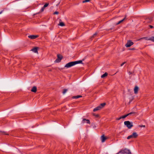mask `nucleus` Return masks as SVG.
I'll return each mask as SVG.
<instances>
[{
    "label": "nucleus",
    "instance_id": "1",
    "mask_svg": "<svg viewBox=\"0 0 154 154\" xmlns=\"http://www.w3.org/2000/svg\"><path fill=\"white\" fill-rule=\"evenodd\" d=\"M76 62H71L67 63L65 66V67L66 68H69L75 65Z\"/></svg>",
    "mask_w": 154,
    "mask_h": 154
},
{
    "label": "nucleus",
    "instance_id": "2",
    "mask_svg": "<svg viewBox=\"0 0 154 154\" xmlns=\"http://www.w3.org/2000/svg\"><path fill=\"white\" fill-rule=\"evenodd\" d=\"M138 136V134L136 132H134L132 134L128 136L127 139H129L131 138H137Z\"/></svg>",
    "mask_w": 154,
    "mask_h": 154
},
{
    "label": "nucleus",
    "instance_id": "3",
    "mask_svg": "<svg viewBox=\"0 0 154 154\" xmlns=\"http://www.w3.org/2000/svg\"><path fill=\"white\" fill-rule=\"evenodd\" d=\"M126 125L129 129L131 128L133 126L132 123L129 121H126Z\"/></svg>",
    "mask_w": 154,
    "mask_h": 154
},
{
    "label": "nucleus",
    "instance_id": "4",
    "mask_svg": "<svg viewBox=\"0 0 154 154\" xmlns=\"http://www.w3.org/2000/svg\"><path fill=\"white\" fill-rule=\"evenodd\" d=\"M133 44L134 43L132 42L131 41L128 40L127 41V44H126V47H129L133 45Z\"/></svg>",
    "mask_w": 154,
    "mask_h": 154
},
{
    "label": "nucleus",
    "instance_id": "5",
    "mask_svg": "<svg viewBox=\"0 0 154 154\" xmlns=\"http://www.w3.org/2000/svg\"><path fill=\"white\" fill-rule=\"evenodd\" d=\"M62 59V56L60 55H57V58L55 60V62H59Z\"/></svg>",
    "mask_w": 154,
    "mask_h": 154
},
{
    "label": "nucleus",
    "instance_id": "6",
    "mask_svg": "<svg viewBox=\"0 0 154 154\" xmlns=\"http://www.w3.org/2000/svg\"><path fill=\"white\" fill-rule=\"evenodd\" d=\"M85 123H86L88 124H90V122L89 120L84 119L82 122V123L84 124Z\"/></svg>",
    "mask_w": 154,
    "mask_h": 154
},
{
    "label": "nucleus",
    "instance_id": "7",
    "mask_svg": "<svg viewBox=\"0 0 154 154\" xmlns=\"http://www.w3.org/2000/svg\"><path fill=\"white\" fill-rule=\"evenodd\" d=\"M106 139L107 138L105 137L104 135H102L101 137V140L102 143L104 142Z\"/></svg>",
    "mask_w": 154,
    "mask_h": 154
},
{
    "label": "nucleus",
    "instance_id": "8",
    "mask_svg": "<svg viewBox=\"0 0 154 154\" xmlns=\"http://www.w3.org/2000/svg\"><path fill=\"white\" fill-rule=\"evenodd\" d=\"M138 89H139L138 87L137 86H136L134 89V92L135 94H137V93L138 91Z\"/></svg>",
    "mask_w": 154,
    "mask_h": 154
},
{
    "label": "nucleus",
    "instance_id": "9",
    "mask_svg": "<svg viewBox=\"0 0 154 154\" xmlns=\"http://www.w3.org/2000/svg\"><path fill=\"white\" fill-rule=\"evenodd\" d=\"M28 37L30 38L34 39L38 37V36L37 35H29Z\"/></svg>",
    "mask_w": 154,
    "mask_h": 154
},
{
    "label": "nucleus",
    "instance_id": "10",
    "mask_svg": "<svg viewBox=\"0 0 154 154\" xmlns=\"http://www.w3.org/2000/svg\"><path fill=\"white\" fill-rule=\"evenodd\" d=\"M142 39H144L146 40H149V38H148L147 37H143L138 39L137 41H140Z\"/></svg>",
    "mask_w": 154,
    "mask_h": 154
},
{
    "label": "nucleus",
    "instance_id": "11",
    "mask_svg": "<svg viewBox=\"0 0 154 154\" xmlns=\"http://www.w3.org/2000/svg\"><path fill=\"white\" fill-rule=\"evenodd\" d=\"M101 109V107L99 106H97V107L95 108L94 109H93V111L94 112H95L97 110H99Z\"/></svg>",
    "mask_w": 154,
    "mask_h": 154
},
{
    "label": "nucleus",
    "instance_id": "12",
    "mask_svg": "<svg viewBox=\"0 0 154 154\" xmlns=\"http://www.w3.org/2000/svg\"><path fill=\"white\" fill-rule=\"evenodd\" d=\"M31 91L33 92H36L37 91V88L35 86H34L33 87L31 90Z\"/></svg>",
    "mask_w": 154,
    "mask_h": 154
},
{
    "label": "nucleus",
    "instance_id": "13",
    "mask_svg": "<svg viewBox=\"0 0 154 154\" xmlns=\"http://www.w3.org/2000/svg\"><path fill=\"white\" fill-rule=\"evenodd\" d=\"M37 48H38L35 47L32 49L31 50L35 53H38Z\"/></svg>",
    "mask_w": 154,
    "mask_h": 154
},
{
    "label": "nucleus",
    "instance_id": "14",
    "mask_svg": "<svg viewBox=\"0 0 154 154\" xmlns=\"http://www.w3.org/2000/svg\"><path fill=\"white\" fill-rule=\"evenodd\" d=\"M126 154H131V153L129 149H126Z\"/></svg>",
    "mask_w": 154,
    "mask_h": 154
},
{
    "label": "nucleus",
    "instance_id": "15",
    "mask_svg": "<svg viewBox=\"0 0 154 154\" xmlns=\"http://www.w3.org/2000/svg\"><path fill=\"white\" fill-rule=\"evenodd\" d=\"M125 115H124L122 116H121L119 118H116V120H119L122 119H125Z\"/></svg>",
    "mask_w": 154,
    "mask_h": 154
},
{
    "label": "nucleus",
    "instance_id": "16",
    "mask_svg": "<svg viewBox=\"0 0 154 154\" xmlns=\"http://www.w3.org/2000/svg\"><path fill=\"white\" fill-rule=\"evenodd\" d=\"M125 17H124L122 20L119 21L117 23H116V25H118V24H120L122 22L125 20Z\"/></svg>",
    "mask_w": 154,
    "mask_h": 154
},
{
    "label": "nucleus",
    "instance_id": "17",
    "mask_svg": "<svg viewBox=\"0 0 154 154\" xmlns=\"http://www.w3.org/2000/svg\"><path fill=\"white\" fill-rule=\"evenodd\" d=\"M82 96L81 95H77L76 96H74L73 97V98L77 99L79 97H81Z\"/></svg>",
    "mask_w": 154,
    "mask_h": 154
},
{
    "label": "nucleus",
    "instance_id": "18",
    "mask_svg": "<svg viewBox=\"0 0 154 154\" xmlns=\"http://www.w3.org/2000/svg\"><path fill=\"white\" fill-rule=\"evenodd\" d=\"M107 75L108 74L106 72H105L104 74L101 76V77L102 78H103L105 77L106 76H107Z\"/></svg>",
    "mask_w": 154,
    "mask_h": 154
},
{
    "label": "nucleus",
    "instance_id": "19",
    "mask_svg": "<svg viewBox=\"0 0 154 154\" xmlns=\"http://www.w3.org/2000/svg\"><path fill=\"white\" fill-rule=\"evenodd\" d=\"M106 105L105 103H101L100 105H99L100 106L101 108L102 109L103 107Z\"/></svg>",
    "mask_w": 154,
    "mask_h": 154
},
{
    "label": "nucleus",
    "instance_id": "20",
    "mask_svg": "<svg viewBox=\"0 0 154 154\" xmlns=\"http://www.w3.org/2000/svg\"><path fill=\"white\" fill-rule=\"evenodd\" d=\"M74 62H76V63H75V65H76V64H78V63H82V61L80 60H79V61H74Z\"/></svg>",
    "mask_w": 154,
    "mask_h": 154
},
{
    "label": "nucleus",
    "instance_id": "21",
    "mask_svg": "<svg viewBox=\"0 0 154 154\" xmlns=\"http://www.w3.org/2000/svg\"><path fill=\"white\" fill-rule=\"evenodd\" d=\"M149 40L154 42V37L152 36L149 38Z\"/></svg>",
    "mask_w": 154,
    "mask_h": 154
},
{
    "label": "nucleus",
    "instance_id": "22",
    "mask_svg": "<svg viewBox=\"0 0 154 154\" xmlns=\"http://www.w3.org/2000/svg\"><path fill=\"white\" fill-rule=\"evenodd\" d=\"M133 100V98L132 96H131V97L130 98L129 101L128 102V104H129L131 103V102L132 100Z\"/></svg>",
    "mask_w": 154,
    "mask_h": 154
},
{
    "label": "nucleus",
    "instance_id": "23",
    "mask_svg": "<svg viewBox=\"0 0 154 154\" xmlns=\"http://www.w3.org/2000/svg\"><path fill=\"white\" fill-rule=\"evenodd\" d=\"M58 25L60 26H64V24L63 22H60Z\"/></svg>",
    "mask_w": 154,
    "mask_h": 154
},
{
    "label": "nucleus",
    "instance_id": "24",
    "mask_svg": "<svg viewBox=\"0 0 154 154\" xmlns=\"http://www.w3.org/2000/svg\"><path fill=\"white\" fill-rule=\"evenodd\" d=\"M134 113V112H131L128 114H126V117L127 116H129L132 114H133Z\"/></svg>",
    "mask_w": 154,
    "mask_h": 154
},
{
    "label": "nucleus",
    "instance_id": "25",
    "mask_svg": "<svg viewBox=\"0 0 154 154\" xmlns=\"http://www.w3.org/2000/svg\"><path fill=\"white\" fill-rule=\"evenodd\" d=\"M45 8H44V6L43 7H42V8H41V10L40 11V12H43L44 11Z\"/></svg>",
    "mask_w": 154,
    "mask_h": 154
},
{
    "label": "nucleus",
    "instance_id": "26",
    "mask_svg": "<svg viewBox=\"0 0 154 154\" xmlns=\"http://www.w3.org/2000/svg\"><path fill=\"white\" fill-rule=\"evenodd\" d=\"M49 4L48 3H46L43 6L44 8H45L46 7H47L48 5Z\"/></svg>",
    "mask_w": 154,
    "mask_h": 154
},
{
    "label": "nucleus",
    "instance_id": "27",
    "mask_svg": "<svg viewBox=\"0 0 154 154\" xmlns=\"http://www.w3.org/2000/svg\"><path fill=\"white\" fill-rule=\"evenodd\" d=\"M67 89H64L63 91V94H64L67 92Z\"/></svg>",
    "mask_w": 154,
    "mask_h": 154
},
{
    "label": "nucleus",
    "instance_id": "28",
    "mask_svg": "<svg viewBox=\"0 0 154 154\" xmlns=\"http://www.w3.org/2000/svg\"><path fill=\"white\" fill-rule=\"evenodd\" d=\"M91 0H85L83 1V3H85L86 2H89Z\"/></svg>",
    "mask_w": 154,
    "mask_h": 154
},
{
    "label": "nucleus",
    "instance_id": "29",
    "mask_svg": "<svg viewBox=\"0 0 154 154\" xmlns=\"http://www.w3.org/2000/svg\"><path fill=\"white\" fill-rule=\"evenodd\" d=\"M97 32L95 33V34H94L91 37V38H94V37L95 36L97 35Z\"/></svg>",
    "mask_w": 154,
    "mask_h": 154
},
{
    "label": "nucleus",
    "instance_id": "30",
    "mask_svg": "<svg viewBox=\"0 0 154 154\" xmlns=\"http://www.w3.org/2000/svg\"><path fill=\"white\" fill-rule=\"evenodd\" d=\"M128 74H129V77L130 78V79L131 76V74L132 73L131 72H129Z\"/></svg>",
    "mask_w": 154,
    "mask_h": 154
},
{
    "label": "nucleus",
    "instance_id": "31",
    "mask_svg": "<svg viewBox=\"0 0 154 154\" xmlns=\"http://www.w3.org/2000/svg\"><path fill=\"white\" fill-rule=\"evenodd\" d=\"M59 14V12L57 11H55L54 13V14Z\"/></svg>",
    "mask_w": 154,
    "mask_h": 154
},
{
    "label": "nucleus",
    "instance_id": "32",
    "mask_svg": "<svg viewBox=\"0 0 154 154\" xmlns=\"http://www.w3.org/2000/svg\"><path fill=\"white\" fill-rule=\"evenodd\" d=\"M92 125L93 126V128H95L96 127V125L95 124Z\"/></svg>",
    "mask_w": 154,
    "mask_h": 154
},
{
    "label": "nucleus",
    "instance_id": "33",
    "mask_svg": "<svg viewBox=\"0 0 154 154\" xmlns=\"http://www.w3.org/2000/svg\"><path fill=\"white\" fill-rule=\"evenodd\" d=\"M94 115L96 117H99V115H95V114H94Z\"/></svg>",
    "mask_w": 154,
    "mask_h": 154
},
{
    "label": "nucleus",
    "instance_id": "34",
    "mask_svg": "<svg viewBox=\"0 0 154 154\" xmlns=\"http://www.w3.org/2000/svg\"><path fill=\"white\" fill-rule=\"evenodd\" d=\"M125 63V62H124L123 63H122L121 65V66H122Z\"/></svg>",
    "mask_w": 154,
    "mask_h": 154
},
{
    "label": "nucleus",
    "instance_id": "35",
    "mask_svg": "<svg viewBox=\"0 0 154 154\" xmlns=\"http://www.w3.org/2000/svg\"><path fill=\"white\" fill-rule=\"evenodd\" d=\"M149 26L151 28H153V26L151 25H149Z\"/></svg>",
    "mask_w": 154,
    "mask_h": 154
},
{
    "label": "nucleus",
    "instance_id": "36",
    "mask_svg": "<svg viewBox=\"0 0 154 154\" xmlns=\"http://www.w3.org/2000/svg\"><path fill=\"white\" fill-rule=\"evenodd\" d=\"M129 50H134L135 48H131V49H128Z\"/></svg>",
    "mask_w": 154,
    "mask_h": 154
},
{
    "label": "nucleus",
    "instance_id": "37",
    "mask_svg": "<svg viewBox=\"0 0 154 154\" xmlns=\"http://www.w3.org/2000/svg\"><path fill=\"white\" fill-rule=\"evenodd\" d=\"M140 127H145V125H141V126H140Z\"/></svg>",
    "mask_w": 154,
    "mask_h": 154
},
{
    "label": "nucleus",
    "instance_id": "38",
    "mask_svg": "<svg viewBox=\"0 0 154 154\" xmlns=\"http://www.w3.org/2000/svg\"><path fill=\"white\" fill-rule=\"evenodd\" d=\"M124 124L125 125V121L124 122Z\"/></svg>",
    "mask_w": 154,
    "mask_h": 154
},
{
    "label": "nucleus",
    "instance_id": "39",
    "mask_svg": "<svg viewBox=\"0 0 154 154\" xmlns=\"http://www.w3.org/2000/svg\"><path fill=\"white\" fill-rule=\"evenodd\" d=\"M1 13H2V12H0V14H1Z\"/></svg>",
    "mask_w": 154,
    "mask_h": 154
},
{
    "label": "nucleus",
    "instance_id": "40",
    "mask_svg": "<svg viewBox=\"0 0 154 154\" xmlns=\"http://www.w3.org/2000/svg\"><path fill=\"white\" fill-rule=\"evenodd\" d=\"M21 154H22L21 153Z\"/></svg>",
    "mask_w": 154,
    "mask_h": 154
}]
</instances>
